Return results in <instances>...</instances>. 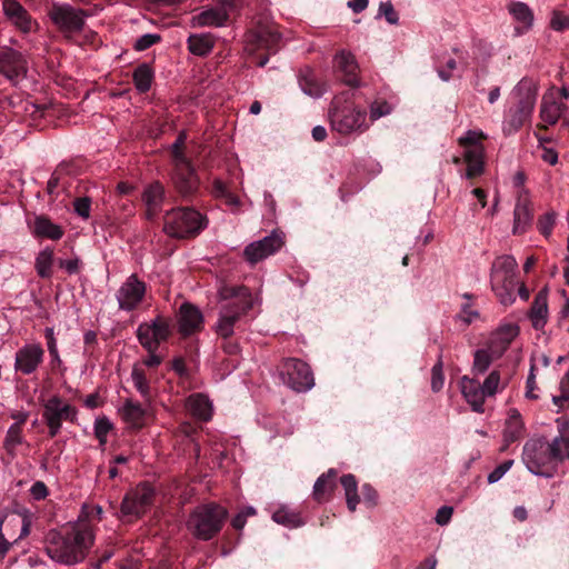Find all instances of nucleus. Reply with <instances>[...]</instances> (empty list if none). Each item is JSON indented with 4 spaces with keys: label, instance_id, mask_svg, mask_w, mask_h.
<instances>
[{
    "label": "nucleus",
    "instance_id": "3",
    "mask_svg": "<svg viewBox=\"0 0 569 569\" xmlns=\"http://www.w3.org/2000/svg\"><path fill=\"white\" fill-rule=\"evenodd\" d=\"M228 510L217 502L196 507L187 520V528L199 540L209 541L222 529Z\"/></svg>",
    "mask_w": 569,
    "mask_h": 569
},
{
    "label": "nucleus",
    "instance_id": "50",
    "mask_svg": "<svg viewBox=\"0 0 569 569\" xmlns=\"http://www.w3.org/2000/svg\"><path fill=\"white\" fill-rule=\"evenodd\" d=\"M112 429V423L107 417H100L94 421V436L101 446L107 443V435Z\"/></svg>",
    "mask_w": 569,
    "mask_h": 569
},
{
    "label": "nucleus",
    "instance_id": "59",
    "mask_svg": "<svg viewBox=\"0 0 569 569\" xmlns=\"http://www.w3.org/2000/svg\"><path fill=\"white\" fill-rule=\"evenodd\" d=\"M361 495L363 502L369 507L372 508L377 506L378 503V492L377 490L370 485L365 483L361 487Z\"/></svg>",
    "mask_w": 569,
    "mask_h": 569
},
{
    "label": "nucleus",
    "instance_id": "34",
    "mask_svg": "<svg viewBox=\"0 0 569 569\" xmlns=\"http://www.w3.org/2000/svg\"><path fill=\"white\" fill-rule=\"evenodd\" d=\"M122 416L132 428L141 429L146 423L147 411L139 402L127 400Z\"/></svg>",
    "mask_w": 569,
    "mask_h": 569
},
{
    "label": "nucleus",
    "instance_id": "36",
    "mask_svg": "<svg viewBox=\"0 0 569 569\" xmlns=\"http://www.w3.org/2000/svg\"><path fill=\"white\" fill-rule=\"evenodd\" d=\"M189 409L196 418L208 421L211 418V403L202 393H196L188 399Z\"/></svg>",
    "mask_w": 569,
    "mask_h": 569
},
{
    "label": "nucleus",
    "instance_id": "9",
    "mask_svg": "<svg viewBox=\"0 0 569 569\" xmlns=\"http://www.w3.org/2000/svg\"><path fill=\"white\" fill-rule=\"evenodd\" d=\"M48 17L67 39H71L72 34L84 27L82 11L70 4L53 3L48 9Z\"/></svg>",
    "mask_w": 569,
    "mask_h": 569
},
{
    "label": "nucleus",
    "instance_id": "16",
    "mask_svg": "<svg viewBox=\"0 0 569 569\" xmlns=\"http://www.w3.org/2000/svg\"><path fill=\"white\" fill-rule=\"evenodd\" d=\"M146 283L136 273H132L117 291L119 308L124 311L137 309L146 296Z\"/></svg>",
    "mask_w": 569,
    "mask_h": 569
},
{
    "label": "nucleus",
    "instance_id": "42",
    "mask_svg": "<svg viewBox=\"0 0 569 569\" xmlns=\"http://www.w3.org/2000/svg\"><path fill=\"white\" fill-rule=\"evenodd\" d=\"M53 249L47 247L36 258V270L39 277L49 279L52 276Z\"/></svg>",
    "mask_w": 569,
    "mask_h": 569
},
{
    "label": "nucleus",
    "instance_id": "46",
    "mask_svg": "<svg viewBox=\"0 0 569 569\" xmlns=\"http://www.w3.org/2000/svg\"><path fill=\"white\" fill-rule=\"evenodd\" d=\"M517 261L511 256H502L495 260L491 271L515 277Z\"/></svg>",
    "mask_w": 569,
    "mask_h": 569
},
{
    "label": "nucleus",
    "instance_id": "20",
    "mask_svg": "<svg viewBox=\"0 0 569 569\" xmlns=\"http://www.w3.org/2000/svg\"><path fill=\"white\" fill-rule=\"evenodd\" d=\"M167 197L164 186L160 181L149 183L142 192V201L146 204V219L153 221L162 210Z\"/></svg>",
    "mask_w": 569,
    "mask_h": 569
},
{
    "label": "nucleus",
    "instance_id": "37",
    "mask_svg": "<svg viewBox=\"0 0 569 569\" xmlns=\"http://www.w3.org/2000/svg\"><path fill=\"white\" fill-rule=\"evenodd\" d=\"M299 84L302 91L311 97H321L326 91L325 84L316 78L310 69L300 74Z\"/></svg>",
    "mask_w": 569,
    "mask_h": 569
},
{
    "label": "nucleus",
    "instance_id": "57",
    "mask_svg": "<svg viewBox=\"0 0 569 569\" xmlns=\"http://www.w3.org/2000/svg\"><path fill=\"white\" fill-rule=\"evenodd\" d=\"M560 396L553 397V403L563 408L565 403L569 401V370L560 381Z\"/></svg>",
    "mask_w": 569,
    "mask_h": 569
},
{
    "label": "nucleus",
    "instance_id": "29",
    "mask_svg": "<svg viewBox=\"0 0 569 569\" xmlns=\"http://www.w3.org/2000/svg\"><path fill=\"white\" fill-rule=\"evenodd\" d=\"M516 96L518 98L516 107L526 112V116L530 118L537 100L536 87L529 82L521 81L517 87Z\"/></svg>",
    "mask_w": 569,
    "mask_h": 569
},
{
    "label": "nucleus",
    "instance_id": "62",
    "mask_svg": "<svg viewBox=\"0 0 569 569\" xmlns=\"http://www.w3.org/2000/svg\"><path fill=\"white\" fill-rule=\"evenodd\" d=\"M171 369L180 377V378H188L189 377V370L186 366L184 358L179 356L174 357L171 361Z\"/></svg>",
    "mask_w": 569,
    "mask_h": 569
},
{
    "label": "nucleus",
    "instance_id": "53",
    "mask_svg": "<svg viewBox=\"0 0 569 569\" xmlns=\"http://www.w3.org/2000/svg\"><path fill=\"white\" fill-rule=\"evenodd\" d=\"M160 41L161 37L159 34L146 33L136 40L133 49L137 51H144Z\"/></svg>",
    "mask_w": 569,
    "mask_h": 569
},
{
    "label": "nucleus",
    "instance_id": "58",
    "mask_svg": "<svg viewBox=\"0 0 569 569\" xmlns=\"http://www.w3.org/2000/svg\"><path fill=\"white\" fill-rule=\"evenodd\" d=\"M391 111V108L389 103L385 100L375 101L370 107V119L372 121L389 114Z\"/></svg>",
    "mask_w": 569,
    "mask_h": 569
},
{
    "label": "nucleus",
    "instance_id": "5",
    "mask_svg": "<svg viewBox=\"0 0 569 569\" xmlns=\"http://www.w3.org/2000/svg\"><path fill=\"white\" fill-rule=\"evenodd\" d=\"M349 92L337 96L332 100L330 109V122L333 130L341 134H349L356 130L368 128L366 123V111L357 108L349 101Z\"/></svg>",
    "mask_w": 569,
    "mask_h": 569
},
{
    "label": "nucleus",
    "instance_id": "63",
    "mask_svg": "<svg viewBox=\"0 0 569 569\" xmlns=\"http://www.w3.org/2000/svg\"><path fill=\"white\" fill-rule=\"evenodd\" d=\"M551 28L556 31H563L569 29V17L559 12H555L551 19Z\"/></svg>",
    "mask_w": 569,
    "mask_h": 569
},
{
    "label": "nucleus",
    "instance_id": "40",
    "mask_svg": "<svg viewBox=\"0 0 569 569\" xmlns=\"http://www.w3.org/2000/svg\"><path fill=\"white\" fill-rule=\"evenodd\" d=\"M211 193L216 199L222 200L230 208H237L240 204L239 198L220 179H216L212 182Z\"/></svg>",
    "mask_w": 569,
    "mask_h": 569
},
{
    "label": "nucleus",
    "instance_id": "26",
    "mask_svg": "<svg viewBox=\"0 0 569 569\" xmlns=\"http://www.w3.org/2000/svg\"><path fill=\"white\" fill-rule=\"evenodd\" d=\"M513 216V233L521 234L527 230L533 218L531 202L526 196H519Z\"/></svg>",
    "mask_w": 569,
    "mask_h": 569
},
{
    "label": "nucleus",
    "instance_id": "56",
    "mask_svg": "<svg viewBox=\"0 0 569 569\" xmlns=\"http://www.w3.org/2000/svg\"><path fill=\"white\" fill-rule=\"evenodd\" d=\"M73 208L79 217L88 219L90 217L91 199L89 197H78L73 201Z\"/></svg>",
    "mask_w": 569,
    "mask_h": 569
},
{
    "label": "nucleus",
    "instance_id": "13",
    "mask_svg": "<svg viewBox=\"0 0 569 569\" xmlns=\"http://www.w3.org/2000/svg\"><path fill=\"white\" fill-rule=\"evenodd\" d=\"M170 335V321L161 316L150 323H140L137 329L138 341L147 351L158 350L160 343L167 341Z\"/></svg>",
    "mask_w": 569,
    "mask_h": 569
},
{
    "label": "nucleus",
    "instance_id": "15",
    "mask_svg": "<svg viewBox=\"0 0 569 569\" xmlns=\"http://www.w3.org/2000/svg\"><path fill=\"white\" fill-rule=\"evenodd\" d=\"M28 61L26 57L11 47L0 49V74L13 87L27 77Z\"/></svg>",
    "mask_w": 569,
    "mask_h": 569
},
{
    "label": "nucleus",
    "instance_id": "10",
    "mask_svg": "<svg viewBox=\"0 0 569 569\" xmlns=\"http://www.w3.org/2000/svg\"><path fill=\"white\" fill-rule=\"evenodd\" d=\"M279 370L282 382L296 391H307L315 385L310 367L300 359H286Z\"/></svg>",
    "mask_w": 569,
    "mask_h": 569
},
{
    "label": "nucleus",
    "instance_id": "18",
    "mask_svg": "<svg viewBox=\"0 0 569 569\" xmlns=\"http://www.w3.org/2000/svg\"><path fill=\"white\" fill-rule=\"evenodd\" d=\"M284 241L278 233H271L259 241H254L244 248L243 256L250 263H257L269 256L274 254Z\"/></svg>",
    "mask_w": 569,
    "mask_h": 569
},
{
    "label": "nucleus",
    "instance_id": "51",
    "mask_svg": "<svg viewBox=\"0 0 569 569\" xmlns=\"http://www.w3.org/2000/svg\"><path fill=\"white\" fill-rule=\"evenodd\" d=\"M443 362H442V356L440 355L438 357L437 363L432 367L431 370V389L435 392H438L442 389L443 382H445V376H443Z\"/></svg>",
    "mask_w": 569,
    "mask_h": 569
},
{
    "label": "nucleus",
    "instance_id": "61",
    "mask_svg": "<svg viewBox=\"0 0 569 569\" xmlns=\"http://www.w3.org/2000/svg\"><path fill=\"white\" fill-rule=\"evenodd\" d=\"M379 14L383 16L390 24L398 22V13L396 12L391 2H381L379 6Z\"/></svg>",
    "mask_w": 569,
    "mask_h": 569
},
{
    "label": "nucleus",
    "instance_id": "4",
    "mask_svg": "<svg viewBox=\"0 0 569 569\" xmlns=\"http://www.w3.org/2000/svg\"><path fill=\"white\" fill-rule=\"evenodd\" d=\"M207 224V217L191 207L173 208L163 217L164 233L177 239L196 238Z\"/></svg>",
    "mask_w": 569,
    "mask_h": 569
},
{
    "label": "nucleus",
    "instance_id": "64",
    "mask_svg": "<svg viewBox=\"0 0 569 569\" xmlns=\"http://www.w3.org/2000/svg\"><path fill=\"white\" fill-rule=\"evenodd\" d=\"M30 492H31L33 499L42 500V499H44L48 496L49 490H48L47 486L44 485V482L36 481L32 485V487L30 489Z\"/></svg>",
    "mask_w": 569,
    "mask_h": 569
},
{
    "label": "nucleus",
    "instance_id": "28",
    "mask_svg": "<svg viewBox=\"0 0 569 569\" xmlns=\"http://www.w3.org/2000/svg\"><path fill=\"white\" fill-rule=\"evenodd\" d=\"M508 11L516 21L522 23L521 27H516L515 29L518 36L523 34L531 28L533 22V12L527 3L512 1L508 6Z\"/></svg>",
    "mask_w": 569,
    "mask_h": 569
},
{
    "label": "nucleus",
    "instance_id": "39",
    "mask_svg": "<svg viewBox=\"0 0 569 569\" xmlns=\"http://www.w3.org/2000/svg\"><path fill=\"white\" fill-rule=\"evenodd\" d=\"M563 109L565 104L562 102H558L549 98L548 96H543L541 102L540 117L545 122L549 124H555L560 118Z\"/></svg>",
    "mask_w": 569,
    "mask_h": 569
},
{
    "label": "nucleus",
    "instance_id": "11",
    "mask_svg": "<svg viewBox=\"0 0 569 569\" xmlns=\"http://www.w3.org/2000/svg\"><path fill=\"white\" fill-rule=\"evenodd\" d=\"M171 163V180L174 190L184 199L193 197L199 190L200 179L191 160L188 159Z\"/></svg>",
    "mask_w": 569,
    "mask_h": 569
},
{
    "label": "nucleus",
    "instance_id": "38",
    "mask_svg": "<svg viewBox=\"0 0 569 569\" xmlns=\"http://www.w3.org/2000/svg\"><path fill=\"white\" fill-rule=\"evenodd\" d=\"M341 486L345 489L347 508L349 511L355 512L357 505L360 501V497L358 495V482L353 475L348 473L343 475L340 478Z\"/></svg>",
    "mask_w": 569,
    "mask_h": 569
},
{
    "label": "nucleus",
    "instance_id": "22",
    "mask_svg": "<svg viewBox=\"0 0 569 569\" xmlns=\"http://www.w3.org/2000/svg\"><path fill=\"white\" fill-rule=\"evenodd\" d=\"M236 7V0H226L221 7L210 8L193 17L199 27H221L229 20V9Z\"/></svg>",
    "mask_w": 569,
    "mask_h": 569
},
{
    "label": "nucleus",
    "instance_id": "17",
    "mask_svg": "<svg viewBox=\"0 0 569 569\" xmlns=\"http://www.w3.org/2000/svg\"><path fill=\"white\" fill-rule=\"evenodd\" d=\"M44 350L40 343H28L21 347L14 357V370L24 376L32 375L42 363Z\"/></svg>",
    "mask_w": 569,
    "mask_h": 569
},
{
    "label": "nucleus",
    "instance_id": "21",
    "mask_svg": "<svg viewBox=\"0 0 569 569\" xmlns=\"http://www.w3.org/2000/svg\"><path fill=\"white\" fill-rule=\"evenodd\" d=\"M335 67L337 70L338 78L341 79L343 83L351 88H356L359 86V77H358V63L355 57L345 50L339 51L335 56Z\"/></svg>",
    "mask_w": 569,
    "mask_h": 569
},
{
    "label": "nucleus",
    "instance_id": "32",
    "mask_svg": "<svg viewBox=\"0 0 569 569\" xmlns=\"http://www.w3.org/2000/svg\"><path fill=\"white\" fill-rule=\"evenodd\" d=\"M219 297L221 303L253 302L250 290L243 286H223L219 289Z\"/></svg>",
    "mask_w": 569,
    "mask_h": 569
},
{
    "label": "nucleus",
    "instance_id": "8",
    "mask_svg": "<svg viewBox=\"0 0 569 569\" xmlns=\"http://www.w3.org/2000/svg\"><path fill=\"white\" fill-rule=\"evenodd\" d=\"M253 302L243 301L238 305L221 303L219 318L214 330L220 338H231L236 329H240L242 322L252 309Z\"/></svg>",
    "mask_w": 569,
    "mask_h": 569
},
{
    "label": "nucleus",
    "instance_id": "55",
    "mask_svg": "<svg viewBox=\"0 0 569 569\" xmlns=\"http://www.w3.org/2000/svg\"><path fill=\"white\" fill-rule=\"evenodd\" d=\"M500 382V372L498 370H493L490 375L485 379L481 385L486 396H493L497 392Z\"/></svg>",
    "mask_w": 569,
    "mask_h": 569
},
{
    "label": "nucleus",
    "instance_id": "60",
    "mask_svg": "<svg viewBox=\"0 0 569 569\" xmlns=\"http://www.w3.org/2000/svg\"><path fill=\"white\" fill-rule=\"evenodd\" d=\"M513 460H506L497 466L488 476V482L493 483L499 481L503 475L512 467Z\"/></svg>",
    "mask_w": 569,
    "mask_h": 569
},
{
    "label": "nucleus",
    "instance_id": "41",
    "mask_svg": "<svg viewBox=\"0 0 569 569\" xmlns=\"http://www.w3.org/2000/svg\"><path fill=\"white\" fill-rule=\"evenodd\" d=\"M523 425L520 419V415L517 410H513L507 421L506 429L503 431V440L506 446L516 442L521 438Z\"/></svg>",
    "mask_w": 569,
    "mask_h": 569
},
{
    "label": "nucleus",
    "instance_id": "43",
    "mask_svg": "<svg viewBox=\"0 0 569 569\" xmlns=\"http://www.w3.org/2000/svg\"><path fill=\"white\" fill-rule=\"evenodd\" d=\"M273 521L279 525L289 527V528H298L303 525L299 513L289 510L288 508H280L272 515Z\"/></svg>",
    "mask_w": 569,
    "mask_h": 569
},
{
    "label": "nucleus",
    "instance_id": "19",
    "mask_svg": "<svg viewBox=\"0 0 569 569\" xmlns=\"http://www.w3.org/2000/svg\"><path fill=\"white\" fill-rule=\"evenodd\" d=\"M2 10L6 18L20 32H31L34 20L28 10L18 0H2Z\"/></svg>",
    "mask_w": 569,
    "mask_h": 569
},
{
    "label": "nucleus",
    "instance_id": "44",
    "mask_svg": "<svg viewBox=\"0 0 569 569\" xmlns=\"http://www.w3.org/2000/svg\"><path fill=\"white\" fill-rule=\"evenodd\" d=\"M529 117L526 116V112H522L517 107L511 108L508 112L503 131L508 133H512L518 131L527 121Z\"/></svg>",
    "mask_w": 569,
    "mask_h": 569
},
{
    "label": "nucleus",
    "instance_id": "48",
    "mask_svg": "<svg viewBox=\"0 0 569 569\" xmlns=\"http://www.w3.org/2000/svg\"><path fill=\"white\" fill-rule=\"evenodd\" d=\"M28 415L21 413V422H16L11 425L7 431L6 436V445L7 446H17L22 442V425L27 421Z\"/></svg>",
    "mask_w": 569,
    "mask_h": 569
},
{
    "label": "nucleus",
    "instance_id": "35",
    "mask_svg": "<svg viewBox=\"0 0 569 569\" xmlns=\"http://www.w3.org/2000/svg\"><path fill=\"white\" fill-rule=\"evenodd\" d=\"M507 349L505 346L500 351L493 349H478L473 355V367L472 370L476 373H485L492 361L501 357L503 351Z\"/></svg>",
    "mask_w": 569,
    "mask_h": 569
},
{
    "label": "nucleus",
    "instance_id": "47",
    "mask_svg": "<svg viewBox=\"0 0 569 569\" xmlns=\"http://www.w3.org/2000/svg\"><path fill=\"white\" fill-rule=\"evenodd\" d=\"M186 141H187V132L186 131L179 132L176 141L169 148L171 162L189 159L184 152Z\"/></svg>",
    "mask_w": 569,
    "mask_h": 569
},
{
    "label": "nucleus",
    "instance_id": "54",
    "mask_svg": "<svg viewBox=\"0 0 569 569\" xmlns=\"http://www.w3.org/2000/svg\"><path fill=\"white\" fill-rule=\"evenodd\" d=\"M256 515L253 507H246L240 510L231 520V526L234 530L240 531L243 529L247 522V518Z\"/></svg>",
    "mask_w": 569,
    "mask_h": 569
},
{
    "label": "nucleus",
    "instance_id": "27",
    "mask_svg": "<svg viewBox=\"0 0 569 569\" xmlns=\"http://www.w3.org/2000/svg\"><path fill=\"white\" fill-rule=\"evenodd\" d=\"M548 296L547 291L540 290L530 307L529 317L536 330L542 329L547 322Z\"/></svg>",
    "mask_w": 569,
    "mask_h": 569
},
{
    "label": "nucleus",
    "instance_id": "14",
    "mask_svg": "<svg viewBox=\"0 0 569 569\" xmlns=\"http://www.w3.org/2000/svg\"><path fill=\"white\" fill-rule=\"evenodd\" d=\"M156 497L154 489L149 483H140L126 493L121 502V512L124 516L140 518L153 505Z\"/></svg>",
    "mask_w": 569,
    "mask_h": 569
},
{
    "label": "nucleus",
    "instance_id": "2",
    "mask_svg": "<svg viewBox=\"0 0 569 569\" xmlns=\"http://www.w3.org/2000/svg\"><path fill=\"white\" fill-rule=\"evenodd\" d=\"M522 460L530 472L546 478L553 477L558 463L565 460L561 439L555 438L550 443L543 439L528 440L523 446Z\"/></svg>",
    "mask_w": 569,
    "mask_h": 569
},
{
    "label": "nucleus",
    "instance_id": "25",
    "mask_svg": "<svg viewBox=\"0 0 569 569\" xmlns=\"http://www.w3.org/2000/svg\"><path fill=\"white\" fill-rule=\"evenodd\" d=\"M337 477L338 471L331 468L316 480L312 496L317 502L322 503L331 499L337 487Z\"/></svg>",
    "mask_w": 569,
    "mask_h": 569
},
{
    "label": "nucleus",
    "instance_id": "6",
    "mask_svg": "<svg viewBox=\"0 0 569 569\" xmlns=\"http://www.w3.org/2000/svg\"><path fill=\"white\" fill-rule=\"evenodd\" d=\"M78 410L59 396H52L42 405V420L48 427V435L54 438L61 430L63 421L73 422Z\"/></svg>",
    "mask_w": 569,
    "mask_h": 569
},
{
    "label": "nucleus",
    "instance_id": "23",
    "mask_svg": "<svg viewBox=\"0 0 569 569\" xmlns=\"http://www.w3.org/2000/svg\"><path fill=\"white\" fill-rule=\"evenodd\" d=\"M179 325L181 333L191 335L202 329L203 316L196 306L186 302L180 307Z\"/></svg>",
    "mask_w": 569,
    "mask_h": 569
},
{
    "label": "nucleus",
    "instance_id": "30",
    "mask_svg": "<svg viewBox=\"0 0 569 569\" xmlns=\"http://www.w3.org/2000/svg\"><path fill=\"white\" fill-rule=\"evenodd\" d=\"M32 232L38 238L59 240L63 236V229L53 223L47 216H37L32 224Z\"/></svg>",
    "mask_w": 569,
    "mask_h": 569
},
{
    "label": "nucleus",
    "instance_id": "31",
    "mask_svg": "<svg viewBox=\"0 0 569 569\" xmlns=\"http://www.w3.org/2000/svg\"><path fill=\"white\" fill-rule=\"evenodd\" d=\"M188 50L198 57H207L214 47V38L210 33L190 34L187 39Z\"/></svg>",
    "mask_w": 569,
    "mask_h": 569
},
{
    "label": "nucleus",
    "instance_id": "7",
    "mask_svg": "<svg viewBox=\"0 0 569 569\" xmlns=\"http://www.w3.org/2000/svg\"><path fill=\"white\" fill-rule=\"evenodd\" d=\"M486 136L479 131H468L459 139V144L465 148L463 161L467 163L466 178L476 179L485 171V148L481 141Z\"/></svg>",
    "mask_w": 569,
    "mask_h": 569
},
{
    "label": "nucleus",
    "instance_id": "49",
    "mask_svg": "<svg viewBox=\"0 0 569 569\" xmlns=\"http://www.w3.org/2000/svg\"><path fill=\"white\" fill-rule=\"evenodd\" d=\"M556 217L557 214L555 211H548L547 213L539 217L537 221V228L543 237L548 238L551 236L556 223Z\"/></svg>",
    "mask_w": 569,
    "mask_h": 569
},
{
    "label": "nucleus",
    "instance_id": "12",
    "mask_svg": "<svg viewBox=\"0 0 569 569\" xmlns=\"http://www.w3.org/2000/svg\"><path fill=\"white\" fill-rule=\"evenodd\" d=\"M280 43L281 34L274 27H259L252 36L256 63L264 67L269 57L278 52Z\"/></svg>",
    "mask_w": 569,
    "mask_h": 569
},
{
    "label": "nucleus",
    "instance_id": "45",
    "mask_svg": "<svg viewBox=\"0 0 569 569\" xmlns=\"http://www.w3.org/2000/svg\"><path fill=\"white\" fill-rule=\"evenodd\" d=\"M131 377L136 389L146 400H149L151 397V390L144 370L134 366Z\"/></svg>",
    "mask_w": 569,
    "mask_h": 569
},
{
    "label": "nucleus",
    "instance_id": "52",
    "mask_svg": "<svg viewBox=\"0 0 569 569\" xmlns=\"http://www.w3.org/2000/svg\"><path fill=\"white\" fill-rule=\"evenodd\" d=\"M490 281H491L492 290H498V289H503V288L515 289V286H516L515 277L501 274V273L493 272V271H491Z\"/></svg>",
    "mask_w": 569,
    "mask_h": 569
},
{
    "label": "nucleus",
    "instance_id": "1",
    "mask_svg": "<svg viewBox=\"0 0 569 569\" xmlns=\"http://www.w3.org/2000/svg\"><path fill=\"white\" fill-rule=\"evenodd\" d=\"M93 543V527L83 522L66 533L50 530L46 537V552L56 562L73 566L86 559Z\"/></svg>",
    "mask_w": 569,
    "mask_h": 569
},
{
    "label": "nucleus",
    "instance_id": "33",
    "mask_svg": "<svg viewBox=\"0 0 569 569\" xmlns=\"http://www.w3.org/2000/svg\"><path fill=\"white\" fill-rule=\"evenodd\" d=\"M132 80L136 89L140 93H146L151 89L154 80V70L150 63H140L132 73Z\"/></svg>",
    "mask_w": 569,
    "mask_h": 569
},
{
    "label": "nucleus",
    "instance_id": "24",
    "mask_svg": "<svg viewBox=\"0 0 569 569\" xmlns=\"http://www.w3.org/2000/svg\"><path fill=\"white\" fill-rule=\"evenodd\" d=\"M461 392L476 412H483V403L486 393L481 385L467 376H463L460 381Z\"/></svg>",
    "mask_w": 569,
    "mask_h": 569
}]
</instances>
